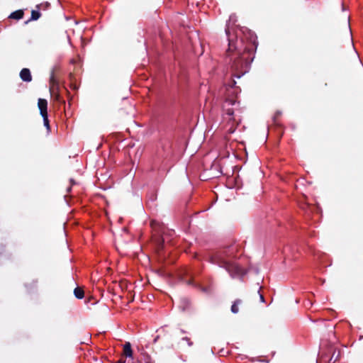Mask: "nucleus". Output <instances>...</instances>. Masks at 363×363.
Wrapping results in <instances>:
<instances>
[{
  "label": "nucleus",
  "mask_w": 363,
  "mask_h": 363,
  "mask_svg": "<svg viewBox=\"0 0 363 363\" xmlns=\"http://www.w3.org/2000/svg\"><path fill=\"white\" fill-rule=\"evenodd\" d=\"M228 40L227 56L230 58L232 77L240 78L249 70L250 65L254 59V52L257 45L255 40H250L244 45L242 40L238 42L235 38L238 33L235 27L226 25L225 29Z\"/></svg>",
  "instance_id": "obj_1"
},
{
  "label": "nucleus",
  "mask_w": 363,
  "mask_h": 363,
  "mask_svg": "<svg viewBox=\"0 0 363 363\" xmlns=\"http://www.w3.org/2000/svg\"><path fill=\"white\" fill-rule=\"evenodd\" d=\"M236 82L233 79L230 84V88L227 89V96L223 105V117L225 120L233 122L237 125L240 119L237 118L236 113H240V103L237 101L238 87H235Z\"/></svg>",
  "instance_id": "obj_2"
},
{
  "label": "nucleus",
  "mask_w": 363,
  "mask_h": 363,
  "mask_svg": "<svg viewBox=\"0 0 363 363\" xmlns=\"http://www.w3.org/2000/svg\"><path fill=\"white\" fill-rule=\"evenodd\" d=\"M38 106L41 116L48 115V101L46 99H39L38 101Z\"/></svg>",
  "instance_id": "obj_3"
},
{
  "label": "nucleus",
  "mask_w": 363,
  "mask_h": 363,
  "mask_svg": "<svg viewBox=\"0 0 363 363\" xmlns=\"http://www.w3.org/2000/svg\"><path fill=\"white\" fill-rule=\"evenodd\" d=\"M20 77L23 82H31L32 76L30 69L28 68H23L20 72Z\"/></svg>",
  "instance_id": "obj_4"
},
{
  "label": "nucleus",
  "mask_w": 363,
  "mask_h": 363,
  "mask_svg": "<svg viewBox=\"0 0 363 363\" xmlns=\"http://www.w3.org/2000/svg\"><path fill=\"white\" fill-rule=\"evenodd\" d=\"M23 15H24L23 11L20 9V10H17V11L12 12L10 14L9 18H12V19H15V20H20V19L23 18Z\"/></svg>",
  "instance_id": "obj_5"
},
{
  "label": "nucleus",
  "mask_w": 363,
  "mask_h": 363,
  "mask_svg": "<svg viewBox=\"0 0 363 363\" xmlns=\"http://www.w3.org/2000/svg\"><path fill=\"white\" fill-rule=\"evenodd\" d=\"M50 83L51 93H52V94H54L55 91L58 90L59 85H58L57 82H56V80L55 79L53 75H52L50 77Z\"/></svg>",
  "instance_id": "obj_6"
},
{
  "label": "nucleus",
  "mask_w": 363,
  "mask_h": 363,
  "mask_svg": "<svg viewBox=\"0 0 363 363\" xmlns=\"http://www.w3.org/2000/svg\"><path fill=\"white\" fill-rule=\"evenodd\" d=\"M123 353L126 357H131L133 355V351L130 342H126L123 346Z\"/></svg>",
  "instance_id": "obj_7"
},
{
  "label": "nucleus",
  "mask_w": 363,
  "mask_h": 363,
  "mask_svg": "<svg viewBox=\"0 0 363 363\" xmlns=\"http://www.w3.org/2000/svg\"><path fill=\"white\" fill-rule=\"evenodd\" d=\"M242 303V301L240 300V299H238L236 300L233 304L231 306V311L233 313H237L239 312V308H238V306L240 305Z\"/></svg>",
  "instance_id": "obj_8"
},
{
  "label": "nucleus",
  "mask_w": 363,
  "mask_h": 363,
  "mask_svg": "<svg viewBox=\"0 0 363 363\" xmlns=\"http://www.w3.org/2000/svg\"><path fill=\"white\" fill-rule=\"evenodd\" d=\"M41 14L38 11L33 10L31 11L30 21H36L40 17Z\"/></svg>",
  "instance_id": "obj_9"
},
{
  "label": "nucleus",
  "mask_w": 363,
  "mask_h": 363,
  "mask_svg": "<svg viewBox=\"0 0 363 363\" xmlns=\"http://www.w3.org/2000/svg\"><path fill=\"white\" fill-rule=\"evenodd\" d=\"M74 293L75 296L78 298H82L84 296V291L80 288H76Z\"/></svg>",
  "instance_id": "obj_10"
},
{
  "label": "nucleus",
  "mask_w": 363,
  "mask_h": 363,
  "mask_svg": "<svg viewBox=\"0 0 363 363\" xmlns=\"http://www.w3.org/2000/svg\"><path fill=\"white\" fill-rule=\"evenodd\" d=\"M42 117L43 118L44 125L46 127V128L48 130V132H50V122H49V120H48V115L42 116Z\"/></svg>",
  "instance_id": "obj_11"
},
{
  "label": "nucleus",
  "mask_w": 363,
  "mask_h": 363,
  "mask_svg": "<svg viewBox=\"0 0 363 363\" xmlns=\"http://www.w3.org/2000/svg\"><path fill=\"white\" fill-rule=\"evenodd\" d=\"M50 6V4L48 2H46L45 4H40L37 5L36 8L38 9H46L49 8Z\"/></svg>",
  "instance_id": "obj_12"
},
{
  "label": "nucleus",
  "mask_w": 363,
  "mask_h": 363,
  "mask_svg": "<svg viewBox=\"0 0 363 363\" xmlns=\"http://www.w3.org/2000/svg\"><path fill=\"white\" fill-rule=\"evenodd\" d=\"M150 227H152V228L160 227V224L156 220H151V223H150Z\"/></svg>",
  "instance_id": "obj_13"
},
{
  "label": "nucleus",
  "mask_w": 363,
  "mask_h": 363,
  "mask_svg": "<svg viewBox=\"0 0 363 363\" xmlns=\"http://www.w3.org/2000/svg\"><path fill=\"white\" fill-rule=\"evenodd\" d=\"M55 99H56L57 101H60V100H61V99H60V94H56V95H55Z\"/></svg>",
  "instance_id": "obj_14"
},
{
  "label": "nucleus",
  "mask_w": 363,
  "mask_h": 363,
  "mask_svg": "<svg viewBox=\"0 0 363 363\" xmlns=\"http://www.w3.org/2000/svg\"><path fill=\"white\" fill-rule=\"evenodd\" d=\"M260 300H261L262 302L264 301V298L262 295H260Z\"/></svg>",
  "instance_id": "obj_15"
},
{
  "label": "nucleus",
  "mask_w": 363,
  "mask_h": 363,
  "mask_svg": "<svg viewBox=\"0 0 363 363\" xmlns=\"http://www.w3.org/2000/svg\"><path fill=\"white\" fill-rule=\"evenodd\" d=\"M70 182H71L72 185V184H74L75 183V182H74V181L73 179H70Z\"/></svg>",
  "instance_id": "obj_16"
},
{
  "label": "nucleus",
  "mask_w": 363,
  "mask_h": 363,
  "mask_svg": "<svg viewBox=\"0 0 363 363\" xmlns=\"http://www.w3.org/2000/svg\"><path fill=\"white\" fill-rule=\"evenodd\" d=\"M71 191V186H69L68 189H67V191L69 192Z\"/></svg>",
  "instance_id": "obj_17"
},
{
  "label": "nucleus",
  "mask_w": 363,
  "mask_h": 363,
  "mask_svg": "<svg viewBox=\"0 0 363 363\" xmlns=\"http://www.w3.org/2000/svg\"><path fill=\"white\" fill-rule=\"evenodd\" d=\"M117 363H125V362L123 361H118Z\"/></svg>",
  "instance_id": "obj_18"
}]
</instances>
